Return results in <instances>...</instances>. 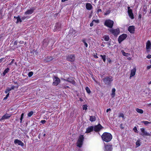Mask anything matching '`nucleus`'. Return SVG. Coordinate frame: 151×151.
Here are the masks:
<instances>
[{
	"label": "nucleus",
	"mask_w": 151,
	"mask_h": 151,
	"mask_svg": "<svg viewBox=\"0 0 151 151\" xmlns=\"http://www.w3.org/2000/svg\"><path fill=\"white\" fill-rule=\"evenodd\" d=\"M112 137L111 134L108 132L104 133L101 136L103 140L107 142L110 141L112 139Z\"/></svg>",
	"instance_id": "1"
},
{
	"label": "nucleus",
	"mask_w": 151,
	"mask_h": 151,
	"mask_svg": "<svg viewBox=\"0 0 151 151\" xmlns=\"http://www.w3.org/2000/svg\"><path fill=\"white\" fill-rule=\"evenodd\" d=\"M113 80V78L111 76H106L103 79V81L104 83L107 85H110Z\"/></svg>",
	"instance_id": "2"
},
{
	"label": "nucleus",
	"mask_w": 151,
	"mask_h": 151,
	"mask_svg": "<svg viewBox=\"0 0 151 151\" xmlns=\"http://www.w3.org/2000/svg\"><path fill=\"white\" fill-rule=\"evenodd\" d=\"M83 140L84 137L83 135H80L77 142V146L79 147H81L83 145Z\"/></svg>",
	"instance_id": "3"
},
{
	"label": "nucleus",
	"mask_w": 151,
	"mask_h": 151,
	"mask_svg": "<svg viewBox=\"0 0 151 151\" xmlns=\"http://www.w3.org/2000/svg\"><path fill=\"white\" fill-rule=\"evenodd\" d=\"M114 22L113 21L110 19L106 20L104 22V25L110 28H112Z\"/></svg>",
	"instance_id": "4"
},
{
	"label": "nucleus",
	"mask_w": 151,
	"mask_h": 151,
	"mask_svg": "<svg viewBox=\"0 0 151 151\" xmlns=\"http://www.w3.org/2000/svg\"><path fill=\"white\" fill-rule=\"evenodd\" d=\"M109 30L115 36H117L120 32L119 28H117L115 29H110Z\"/></svg>",
	"instance_id": "5"
},
{
	"label": "nucleus",
	"mask_w": 151,
	"mask_h": 151,
	"mask_svg": "<svg viewBox=\"0 0 151 151\" xmlns=\"http://www.w3.org/2000/svg\"><path fill=\"white\" fill-rule=\"evenodd\" d=\"M54 82L52 83V85L57 86L60 83V79L58 77L55 76L53 78Z\"/></svg>",
	"instance_id": "6"
},
{
	"label": "nucleus",
	"mask_w": 151,
	"mask_h": 151,
	"mask_svg": "<svg viewBox=\"0 0 151 151\" xmlns=\"http://www.w3.org/2000/svg\"><path fill=\"white\" fill-rule=\"evenodd\" d=\"M127 37V35L126 34H123L122 35L119 36L118 41L119 43H120L121 42L125 39Z\"/></svg>",
	"instance_id": "7"
},
{
	"label": "nucleus",
	"mask_w": 151,
	"mask_h": 151,
	"mask_svg": "<svg viewBox=\"0 0 151 151\" xmlns=\"http://www.w3.org/2000/svg\"><path fill=\"white\" fill-rule=\"evenodd\" d=\"M61 24L60 23H57L54 27L53 30L54 32L60 31L61 29Z\"/></svg>",
	"instance_id": "8"
},
{
	"label": "nucleus",
	"mask_w": 151,
	"mask_h": 151,
	"mask_svg": "<svg viewBox=\"0 0 151 151\" xmlns=\"http://www.w3.org/2000/svg\"><path fill=\"white\" fill-rule=\"evenodd\" d=\"M94 130L95 132H99L102 129L103 127L100 124L95 125L94 127Z\"/></svg>",
	"instance_id": "9"
},
{
	"label": "nucleus",
	"mask_w": 151,
	"mask_h": 151,
	"mask_svg": "<svg viewBox=\"0 0 151 151\" xmlns=\"http://www.w3.org/2000/svg\"><path fill=\"white\" fill-rule=\"evenodd\" d=\"M104 148L105 151H112L113 149L112 145H109L105 144Z\"/></svg>",
	"instance_id": "10"
},
{
	"label": "nucleus",
	"mask_w": 151,
	"mask_h": 151,
	"mask_svg": "<svg viewBox=\"0 0 151 151\" xmlns=\"http://www.w3.org/2000/svg\"><path fill=\"white\" fill-rule=\"evenodd\" d=\"M128 13L130 17L132 19H133L134 18V15L132 12V10L130 9V7L128 6L127 7Z\"/></svg>",
	"instance_id": "11"
},
{
	"label": "nucleus",
	"mask_w": 151,
	"mask_h": 151,
	"mask_svg": "<svg viewBox=\"0 0 151 151\" xmlns=\"http://www.w3.org/2000/svg\"><path fill=\"white\" fill-rule=\"evenodd\" d=\"M67 59L68 61L70 62H73L75 59V57L74 55H69L67 57Z\"/></svg>",
	"instance_id": "12"
},
{
	"label": "nucleus",
	"mask_w": 151,
	"mask_h": 151,
	"mask_svg": "<svg viewBox=\"0 0 151 151\" xmlns=\"http://www.w3.org/2000/svg\"><path fill=\"white\" fill-rule=\"evenodd\" d=\"M141 131L142 132V133L141 134L142 136H150V133H147L146 131H145L144 128H142L141 129Z\"/></svg>",
	"instance_id": "13"
},
{
	"label": "nucleus",
	"mask_w": 151,
	"mask_h": 151,
	"mask_svg": "<svg viewBox=\"0 0 151 151\" xmlns=\"http://www.w3.org/2000/svg\"><path fill=\"white\" fill-rule=\"evenodd\" d=\"M14 142L15 144H18V145H20L22 147L24 146V143L21 140L18 139H16L14 141Z\"/></svg>",
	"instance_id": "14"
},
{
	"label": "nucleus",
	"mask_w": 151,
	"mask_h": 151,
	"mask_svg": "<svg viewBox=\"0 0 151 151\" xmlns=\"http://www.w3.org/2000/svg\"><path fill=\"white\" fill-rule=\"evenodd\" d=\"M11 116V115L10 114L6 113L2 116V117L1 119H0V121L4 119H8Z\"/></svg>",
	"instance_id": "15"
},
{
	"label": "nucleus",
	"mask_w": 151,
	"mask_h": 151,
	"mask_svg": "<svg viewBox=\"0 0 151 151\" xmlns=\"http://www.w3.org/2000/svg\"><path fill=\"white\" fill-rule=\"evenodd\" d=\"M128 30L131 33H134L135 31V27L134 26H131L129 27Z\"/></svg>",
	"instance_id": "16"
},
{
	"label": "nucleus",
	"mask_w": 151,
	"mask_h": 151,
	"mask_svg": "<svg viewBox=\"0 0 151 151\" xmlns=\"http://www.w3.org/2000/svg\"><path fill=\"white\" fill-rule=\"evenodd\" d=\"M35 9L34 8H31L29 9L27 11H26L25 12L24 14H31L32 13Z\"/></svg>",
	"instance_id": "17"
},
{
	"label": "nucleus",
	"mask_w": 151,
	"mask_h": 151,
	"mask_svg": "<svg viewBox=\"0 0 151 151\" xmlns=\"http://www.w3.org/2000/svg\"><path fill=\"white\" fill-rule=\"evenodd\" d=\"M65 80L73 84H74L75 83V81L73 80L72 78H69Z\"/></svg>",
	"instance_id": "18"
},
{
	"label": "nucleus",
	"mask_w": 151,
	"mask_h": 151,
	"mask_svg": "<svg viewBox=\"0 0 151 151\" xmlns=\"http://www.w3.org/2000/svg\"><path fill=\"white\" fill-rule=\"evenodd\" d=\"M136 69L135 68H134L131 71V74L130 75V77H132L135 74Z\"/></svg>",
	"instance_id": "19"
},
{
	"label": "nucleus",
	"mask_w": 151,
	"mask_h": 151,
	"mask_svg": "<svg viewBox=\"0 0 151 151\" xmlns=\"http://www.w3.org/2000/svg\"><path fill=\"white\" fill-rule=\"evenodd\" d=\"M94 127L93 126H91L88 127L86 129V133H89L93 130L94 129Z\"/></svg>",
	"instance_id": "20"
},
{
	"label": "nucleus",
	"mask_w": 151,
	"mask_h": 151,
	"mask_svg": "<svg viewBox=\"0 0 151 151\" xmlns=\"http://www.w3.org/2000/svg\"><path fill=\"white\" fill-rule=\"evenodd\" d=\"M86 8L87 10H91L92 9L93 6L91 4L87 3L86 4Z\"/></svg>",
	"instance_id": "21"
},
{
	"label": "nucleus",
	"mask_w": 151,
	"mask_h": 151,
	"mask_svg": "<svg viewBox=\"0 0 151 151\" xmlns=\"http://www.w3.org/2000/svg\"><path fill=\"white\" fill-rule=\"evenodd\" d=\"M151 47V43L150 41L148 40L147 41L146 43V49L147 50L150 49Z\"/></svg>",
	"instance_id": "22"
},
{
	"label": "nucleus",
	"mask_w": 151,
	"mask_h": 151,
	"mask_svg": "<svg viewBox=\"0 0 151 151\" xmlns=\"http://www.w3.org/2000/svg\"><path fill=\"white\" fill-rule=\"evenodd\" d=\"M14 18H15V19H17V21L16 22L17 23L19 22H22V20L19 16H18L17 17L14 16Z\"/></svg>",
	"instance_id": "23"
},
{
	"label": "nucleus",
	"mask_w": 151,
	"mask_h": 151,
	"mask_svg": "<svg viewBox=\"0 0 151 151\" xmlns=\"http://www.w3.org/2000/svg\"><path fill=\"white\" fill-rule=\"evenodd\" d=\"M115 91L116 89L115 88H113L112 89V93L111 94V95L112 98L114 97L115 95Z\"/></svg>",
	"instance_id": "24"
},
{
	"label": "nucleus",
	"mask_w": 151,
	"mask_h": 151,
	"mask_svg": "<svg viewBox=\"0 0 151 151\" xmlns=\"http://www.w3.org/2000/svg\"><path fill=\"white\" fill-rule=\"evenodd\" d=\"M90 120L91 122L95 121L96 120V118L94 116H90Z\"/></svg>",
	"instance_id": "25"
},
{
	"label": "nucleus",
	"mask_w": 151,
	"mask_h": 151,
	"mask_svg": "<svg viewBox=\"0 0 151 151\" xmlns=\"http://www.w3.org/2000/svg\"><path fill=\"white\" fill-rule=\"evenodd\" d=\"M53 59V58L51 56H47L46 58V60L47 62L50 61Z\"/></svg>",
	"instance_id": "26"
},
{
	"label": "nucleus",
	"mask_w": 151,
	"mask_h": 151,
	"mask_svg": "<svg viewBox=\"0 0 151 151\" xmlns=\"http://www.w3.org/2000/svg\"><path fill=\"white\" fill-rule=\"evenodd\" d=\"M9 70V69L8 68H6L4 71L3 73V76H4L5 74L8 73Z\"/></svg>",
	"instance_id": "27"
},
{
	"label": "nucleus",
	"mask_w": 151,
	"mask_h": 151,
	"mask_svg": "<svg viewBox=\"0 0 151 151\" xmlns=\"http://www.w3.org/2000/svg\"><path fill=\"white\" fill-rule=\"evenodd\" d=\"M136 111L138 113L140 114H142L143 111L142 110L138 108H137L136 109Z\"/></svg>",
	"instance_id": "28"
},
{
	"label": "nucleus",
	"mask_w": 151,
	"mask_h": 151,
	"mask_svg": "<svg viewBox=\"0 0 151 151\" xmlns=\"http://www.w3.org/2000/svg\"><path fill=\"white\" fill-rule=\"evenodd\" d=\"M103 38L104 40L106 41H108L109 39V37L108 36L105 35L103 37Z\"/></svg>",
	"instance_id": "29"
},
{
	"label": "nucleus",
	"mask_w": 151,
	"mask_h": 151,
	"mask_svg": "<svg viewBox=\"0 0 151 151\" xmlns=\"http://www.w3.org/2000/svg\"><path fill=\"white\" fill-rule=\"evenodd\" d=\"M121 52L122 55L124 56L127 57L128 56V55H129V54L126 53L123 50H122Z\"/></svg>",
	"instance_id": "30"
},
{
	"label": "nucleus",
	"mask_w": 151,
	"mask_h": 151,
	"mask_svg": "<svg viewBox=\"0 0 151 151\" xmlns=\"http://www.w3.org/2000/svg\"><path fill=\"white\" fill-rule=\"evenodd\" d=\"M82 41L84 43V45L86 47H87L88 45L87 43L86 42L85 39H84L82 40Z\"/></svg>",
	"instance_id": "31"
},
{
	"label": "nucleus",
	"mask_w": 151,
	"mask_h": 151,
	"mask_svg": "<svg viewBox=\"0 0 151 151\" xmlns=\"http://www.w3.org/2000/svg\"><path fill=\"white\" fill-rule=\"evenodd\" d=\"M100 56L101 57L102 59H103V60L104 62H105L106 61V55H100Z\"/></svg>",
	"instance_id": "32"
},
{
	"label": "nucleus",
	"mask_w": 151,
	"mask_h": 151,
	"mask_svg": "<svg viewBox=\"0 0 151 151\" xmlns=\"http://www.w3.org/2000/svg\"><path fill=\"white\" fill-rule=\"evenodd\" d=\"M142 123H143L147 125L148 124H150L151 123V122H150L147 121H142L141 122Z\"/></svg>",
	"instance_id": "33"
},
{
	"label": "nucleus",
	"mask_w": 151,
	"mask_h": 151,
	"mask_svg": "<svg viewBox=\"0 0 151 151\" xmlns=\"http://www.w3.org/2000/svg\"><path fill=\"white\" fill-rule=\"evenodd\" d=\"M33 112L31 111L29 112L28 114V117H31L33 114Z\"/></svg>",
	"instance_id": "34"
},
{
	"label": "nucleus",
	"mask_w": 151,
	"mask_h": 151,
	"mask_svg": "<svg viewBox=\"0 0 151 151\" xmlns=\"http://www.w3.org/2000/svg\"><path fill=\"white\" fill-rule=\"evenodd\" d=\"M86 90L88 93H91L90 89L88 87H86Z\"/></svg>",
	"instance_id": "35"
},
{
	"label": "nucleus",
	"mask_w": 151,
	"mask_h": 151,
	"mask_svg": "<svg viewBox=\"0 0 151 151\" xmlns=\"http://www.w3.org/2000/svg\"><path fill=\"white\" fill-rule=\"evenodd\" d=\"M136 144L137 147L139 146L140 145V140H137L136 143Z\"/></svg>",
	"instance_id": "36"
},
{
	"label": "nucleus",
	"mask_w": 151,
	"mask_h": 151,
	"mask_svg": "<svg viewBox=\"0 0 151 151\" xmlns=\"http://www.w3.org/2000/svg\"><path fill=\"white\" fill-rule=\"evenodd\" d=\"M83 110H86L87 109L88 106H87V105H86V104L84 105H83Z\"/></svg>",
	"instance_id": "37"
},
{
	"label": "nucleus",
	"mask_w": 151,
	"mask_h": 151,
	"mask_svg": "<svg viewBox=\"0 0 151 151\" xmlns=\"http://www.w3.org/2000/svg\"><path fill=\"white\" fill-rule=\"evenodd\" d=\"M111 12V11L110 10H108L106 11V12L105 13L104 15H106L108 14H109Z\"/></svg>",
	"instance_id": "38"
},
{
	"label": "nucleus",
	"mask_w": 151,
	"mask_h": 151,
	"mask_svg": "<svg viewBox=\"0 0 151 151\" xmlns=\"http://www.w3.org/2000/svg\"><path fill=\"white\" fill-rule=\"evenodd\" d=\"M33 74V72L32 71L29 72L28 74V76L29 77H31Z\"/></svg>",
	"instance_id": "39"
},
{
	"label": "nucleus",
	"mask_w": 151,
	"mask_h": 151,
	"mask_svg": "<svg viewBox=\"0 0 151 151\" xmlns=\"http://www.w3.org/2000/svg\"><path fill=\"white\" fill-rule=\"evenodd\" d=\"M98 9L97 10V13L99 14V12H102L101 10L100 9H99L100 8V7H98Z\"/></svg>",
	"instance_id": "40"
},
{
	"label": "nucleus",
	"mask_w": 151,
	"mask_h": 151,
	"mask_svg": "<svg viewBox=\"0 0 151 151\" xmlns=\"http://www.w3.org/2000/svg\"><path fill=\"white\" fill-rule=\"evenodd\" d=\"M9 93H7V94L6 95V96L4 98V100H6V99L9 96Z\"/></svg>",
	"instance_id": "41"
},
{
	"label": "nucleus",
	"mask_w": 151,
	"mask_h": 151,
	"mask_svg": "<svg viewBox=\"0 0 151 151\" xmlns=\"http://www.w3.org/2000/svg\"><path fill=\"white\" fill-rule=\"evenodd\" d=\"M133 130L135 132H136L137 131V130L136 127H134V128H133Z\"/></svg>",
	"instance_id": "42"
},
{
	"label": "nucleus",
	"mask_w": 151,
	"mask_h": 151,
	"mask_svg": "<svg viewBox=\"0 0 151 151\" xmlns=\"http://www.w3.org/2000/svg\"><path fill=\"white\" fill-rule=\"evenodd\" d=\"M119 116L124 118V115L123 113H121L119 114Z\"/></svg>",
	"instance_id": "43"
},
{
	"label": "nucleus",
	"mask_w": 151,
	"mask_h": 151,
	"mask_svg": "<svg viewBox=\"0 0 151 151\" xmlns=\"http://www.w3.org/2000/svg\"><path fill=\"white\" fill-rule=\"evenodd\" d=\"M46 122V121L44 120H42L40 122L42 124H44Z\"/></svg>",
	"instance_id": "44"
},
{
	"label": "nucleus",
	"mask_w": 151,
	"mask_h": 151,
	"mask_svg": "<svg viewBox=\"0 0 151 151\" xmlns=\"http://www.w3.org/2000/svg\"><path fill=\"white\" fill-rule=\"evenodd\" d=\"M147 58L148 59H150L151 58V55L149 54L147 56Z\"/></svg>",
	"instance_id": "45"
},
{
	"label": "nucleus",
	"mask_w": 151,
	"mask_h": 151,
	"mask_svg": "<svg viewBox=\"0 0 151 151\" xmlns=\"http://www.w3.org/2000/svg\"><path fill=\"white\" fill-rule=\"evenodd\" d=\"M5 92L6 93H9V91L8 90V89L7 88H6L5 91Z\"/></svg>",
	"instance_id": "46"
},
{
	"label": "nucleus",
	"mask_w": 151,
	"mask_h": 151,
	"mask_svg": "<svg viewBox=\"0 0 151 151\" xmlns=\"http://www.w3.org/2000/svg\"><path fill=\"white\" fill-rule=\"evenodd\" d=\"M19 43L20 44H24V41H19Z\"/></svg>",
	"instance_id": "47"
},
{
	"label": "nucleus",
	"mask_w": 151,
	"mask_h": 151,
	"mask_svg": "<svg viewBox=\"0 0 151 151\" xmlns=\"http://www.w3.org/2000/svg\"><path fill=\"white\" fill-rule=\"evenodd\" d=\"M15 86H12L11 87V88L12 90H14L15 88Z\"/></svg>",
	"instance_id": "48"
},
{
	"label": "nucleus",
	"mask_w": 151,
	"mask_h": 151,
	"mask_svg": "<svg viewBox=\"0 0 151 151\" xmlns=\"http://www.w3.org/2000/svg\"><path fill=\"white\" fill-rule=\"evenodd\" d=\"M93 56L96 58H98L97 56V53H96V55H94Z\"/></svg>",
	"instance_id": "49"
},
{
	"label": "nucleus",
	"mask_w": 151,
	"mask_h": 151,
	"mask_svg": "<svg viewBox=\"0 0 151 151\" xmlns=\"http://www.w3.org/2000/svg\"><path fill=\"white\" fill-rule=\"evenodd\" d=\"M93 22H94L96 23H99V21L98 20H93Z\"/></svg>",
	"instance_id": "50"
},
{
	"label": "nucleus",
	"mask_w": 151,
	"mask_h": 151,
	"mask_svg": "<svg viewBox=\"0 0 151 151\" xmlns=\"http://www.w3.org/2000/svg\"><path fill=\"white\" fill-rule=\"evenodd\" d=\"M17 43L16 41H15L14 42V45H17Z\"/></svg>",
	"instance_id": "51"
},
{
	"label": "nucleus",
	"mask_w": 151,
	"mask_h": 151,
	"mask_svg": "<svg viewBox=\"0 0 151 151\" xmlns=\"http://www.w3.org/2000/svg\"><path fill=\"white\" fill-rule=\"evenodd\" d=\"M150 68H151L150 65L148 66L147 67V69L148 70L150 69Z\"/></svg>",
	"instance_id": "52"
},
{
	"label": "nucleus",
	"mask_w": 151,
	"mask_h": 151,
	"mask_svg": "<svg viewBox=\"0 0 151 151\" xmlns=\"http://www.w3.org/2000/svg\"><path fill=\"white\" fill-rule=\"evenodd\" d=\"M23 117L21 116V117H20V119L21 123H22V120L23 119Z\"/></svg>",
	"instance_id": "53"
},
{
	"label": "nucleus",
	"mask_w": 151,
	"mask_h": 151,
	"mask_svg": "<svg viewBox=\"0 0 151 151\" xmlns=\"http://www.w3.org/2000/svg\"><path fill=\"white\" fill-rule=\"evenodd\" d=\"M108 60V62H109L110 63L111 62V60L110 59H109V58L108 59V60Z\"/></svg>",
	"instance_id": "54"
},
{
	"label": "nucleus",
	"mask_w": 151,
	"mask_h": 151,
	"mask_svg": "<svg viewBox=\"0 0 151 151\" xmlns=\"http://www.w3.org/2000/svg\"><path fill=\"white\" fill-rule=\"evenodd\" d=\"M93 22H91L90 23V26L92 27V26L93 25Z\"/></svg>",
	"instance_id": "55"
},
{
	"label": "nucleus",
	"mask_w": 151,
	"mask_h": 151,
	"mask_svg": "<svg viewBox=\"0 0 151 151\" xmlns=\"http://www.w3.org/2000/svg\"><path fill=\"white\" fill-rule=\"evenodd\" d=\"M111 110V109H107L106 110V112H108V111H110Z\"/></svg>",
	"instance_id": "56"
},
{
	"label": "nucleus",
	"mask_w": 151,
	"mask_h": 151,
	"mask_svg": "<svg viewBox=\"0 0 151 151\" xmlns=\"http://www.w3.org/2000/svg\"><path fill=\"white\" fill-rule=\"evenodd\" d=\"M8 90L9 91V92L10 91H11L12 90V89H11V88H7Z\"/></svg>",
	"instance_id": "57"
},
{
	"label": "nucleus",
	"mask_w": 151,
	"mask_h": 151,
	"mask_svg": "<svg viewBox=\"0 0 151 151\" xmlns=\"http://www.w3.org/2000/svg\"><path fill=\"white\" fill-rule=\"evenodd\" d=\"M4 58H2L0 59V63L2 61Z\"/></svg>",
	"instance_id": "58"
},
{
	"label": "nucleus",
	"mask_w": 151,
	"mask_h": 151,
	"mask_svg": "<svg viewBox=\"0 0 151 151\" xmlns=\"http://www.w3.org/2000/svg\"><path fill=\"white\" fill-rule=\"evenodd\" d=\"M26 17H22L21 18V19H22V20H24V19H25Z\"/></svg>",
	"instance_id": "59"
},
{
	"label": "nucleus",
	"mask_w": 151,
	"mask_h": 151,
	"mask_svg": "<svg viewBox=\"0 0 151 151\" xmlns=\"http://www.w3.org/2000/svg\"><path fill=\"white\" fill-rule=\"evenodd\" d=\"M107 43L108 47H109V46H110L111 44H110V43H109V42H107Z\"/></svg>",
	"instance_id": "60"
},
{
	"label": "nucleus",
	"mask_w": 151,
	"mask_h": 151,
	"mask_svg": "<svg viewBox=\"0 0 151 151\" xmlns=\"http://www.w3.org/2000/svg\"><path fill=\"white\" fill-rule=\"evenodd\" d=\"M68 0H62L61 1L62 2H64L66 1H68Z\"/></svg>",
	"instance_id": "61"
},
{
	"label": "nucleus",
	"mask_w": 151,
	"mask_h": 151,
	"mask_svg": "<svg viewBox=\"0 0 151 151\" xmlns=\"http://www.w3.org/2000/svg\"><path fill=\"white\" fill-rule=\"evenodd\" d=\"M24 116V113H22V114H21V116H22V117H23V116Z\"/></svg>",
	"instance_id": "62"
},
{
	"label": "nucleus",
	"mask_w": 151,
	"mask_h": 151,
	"mask_svg": "<svg viewBox=\"0 0 151 151\" xmlns=\"http://www.w3.org/2000/svg\"><path fill=\"white\" fill-rule=\"evenodd\" d=\"M69 86H65V87H64V88H69Z\"/></svg>",
	"instance_id": "63"
},
{
	"label": "nucleus",
	"mask_w": 151,
	"mask_h": 151,
	"mask_svg": "<svg viewBox=\"0 0 151 151\" xmlns=\"http://www.w3.org/2000/svg\"><path fill=\"white\" fill-rule=\"evenodd\" d=\"M122 124H120V128L122 129L123 128H122Z\"/></svg>",
	"instance_id": "64"
}]
</instances>
